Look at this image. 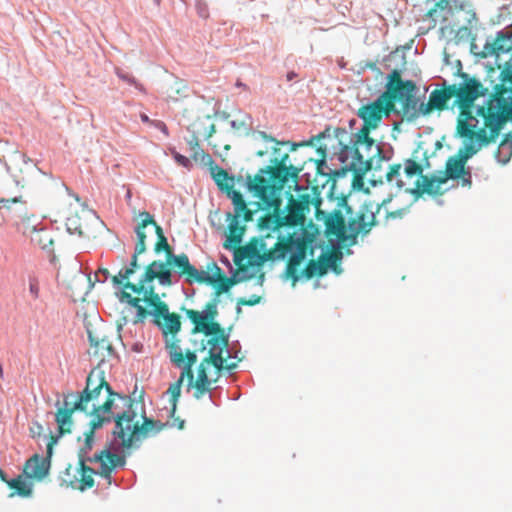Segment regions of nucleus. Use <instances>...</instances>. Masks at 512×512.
<instances>
[{"instance_id": "57", "label": "nucleus", "mask_w": 512, "mask_h": 512, "mask_svg": "<svg viewBox=\"0 0 512 512\" xmlns=\"http://www.w3.org/2000/svg\"><path fill=\"white\" fill-rule=\"evenodd\" d=\"M171 154L178 165L188 169L192 166L191 161L186 156L177 152L175 149H171Z\"/></svg>"}, {"instance_id": "20", "label": "nucleus", "mask_w": 512, "mask_h": 512, "mask_svg": "<svg viewBox=\"0 0 512 512\" xmlns=\"http://www.w3.org/2000/svg\"><path fill=\"white\" fill-rule=\"evenodd\" d=\"M57 443V439L49 440L46 449V457L34 454L27 462L24 472L29 477H35L38 480L44 479L50 470L51 457L53 455V446Z\"/></svg>"}, {"instance_id": "8", "label": "nucleus", "mask_w": 512, "mask_h": 512, "mask_svg": "<svg viewBox=\"0 0 512 512\" xmlns=\"http://www.w3.org/2000/svg\"><path fill=\"white\" fill-rule=\"evenodd\" d=\"M456 66L457 71L455 72V74L459 76V78L461 79L459 84L456 85L455 94V104L461 109L458 119L461 117L463 113H465L468 117L480 123L478 117L481 116L478 115L476 111L480 105L474 106V101L479 96L486 97L488 89L483 86V84L477 77L471 76L470 74L462 71V63L460 60L456 61ZM499 85L500 84H497L494 87V89H496V87ZM494 93L495 90H493V93L490 94L489 99L485 100V104L481 105L482 107H487V104L489 103L491 98H493Z\"/></svg>"}, {"instance_id": "26", "label": "nucleus", "mask_w": 512, "mask_h": 512, "mask_svg": "<svg viewBox=\"0 0 512 512\" xmlns=\"http://www.w3.org/2000/svg\"><path fill=\"white\" fill-rule=\"evenodd\" d=\"M57 412L55 414V421L58 426V434L51 437V440L57 439V441L66 433H71L73 427V411L70 409L60 407V401L58 400L55 404Z\"/></svg>"}, {"instance_id": "34", "label": "nucleus", "mask_w": 512, "mask_h": 512, "mask_svg": "<svg viewBox=\"0 0 512 512\" xmlns=\"http://www.w3.org/2000/svg\"><path fill=\"white\" fill-rule=\"evenodd\" d=\"M193 333H204L206 336L211 337H223L227 339V344L229 343V333H227L218 322H215V320L209 321L208 323L197 324V326L193 328Z\"/></svg>"}, {"instance_id": "18", "label": "nucleus", "mask_w": 512, "mask_h": 512, "mask_svg": "<svg viewBox=\"0 0 512 512\" xmlns=\"http://www.w3.org/2000/svg\"><path fill=\"white\" fill-rule=\"evenodd\" d=\"M484 56L505 57L504 65L512 60V24L498 31L494 38L488 41Z\"/></svg>"}, {"instance_id": "53", "label": "nucleus", "mask_w": 512, "mask_h": 512, "mask_svg": "<svg viewBox=\"0 0 512 512\" xmlns=\"http://www.w3.org/2000/svg\"><path fill=\"white\" fill-rule=\"evenodd\" d=\"M72 474V466L69 464L66 469L60 475L61 485L75 487V483L77 482V478L74 476V480L71 479Z\"/></svg>"}, {"instance_id": "27", "label": "nucleus", "mask_w": 512, "mask_h": 512, "mask_svg": "<svg viewBox=\"0 0 512 512\" xmlns=\"http://www.w3.org/2000/svg\"><path fill=\"white\" fill-rule=\"evenodd\" d=\"M60 407L70 409L71 411L80 410L91 415V407H89V398L83 392H70L64 395L63 402Z\"/></svg>"}, {"instance_id": "14", "label": "nucleus", "mask_w": 512, "mask_h": 512, "mask_svg": "<svg viewBox=\"0 0 512 512\" xmlns=\"http://www.w3.org/2000/svg\"><path fill=\"white\" fill-rule=\"evenodd\" d=\"M170 258L174 261V269L172 270L173 280L176 283L183 279V281L189 285L197 283H216L220 280V272L221 269L217 266L216 263H213V267L216 270L217 274L210 275L208 272L204 270L197 269L194 265H192L189 261V257L185 253L179 254V256L171 255Z\"/></svg>"}, {"instance_id": "11", "label": "nucleus", "mask_w": 512, "mask_h": 512, "mask_svg": "<svg viewBox=\"0 0 512 512\" xmlns=\"http://www.w3.org/2000/svg\"><path fill=\"white\" fill-rule=\"evenodd\" d=\"M156 234L158 242L155 245V252L160 253L161 251H165L166 260H154L146 266L145 272L141 275L136 285H153L155 279H158L161 286H172L176 284V281L173 280L172 270L169 268L170 266H174V261L170 256H179V254L174 253L159 225H156Z\"/></svg>"}, {"instance_id": "28", "label": "nucleus", "mask_w": 512, "mask_h": 512, "mask_svg": "<svg viewBox=\"0 0 512 512\" xmlns=\"http://www.w3.org/2000/svg\"><path fill=\"white\" fill-rule=\"evenodd\" d=\"M207 344L210 345L209 350V359L210 363L221 370L224 367V358L222 356L223 350L227 347V339L223 337H210L207 341Z\"/></svg>"}, {"instance_id": "13", "label": "nucleus", "mask_w": 512, "mask_h": 512, "mask_svg": "<svg viewBox=\"0 0 512 512\" xmlns=\"http://www.w3.org/2000/svg\"><path fill=\"white\" fill-rule=\"evenodd\" d=\"M391 115L400 116V111L391 103L387 90L374 101L363 104L357 111V116L363 120L361 128L367 127L369 132L379 126L383 117L388 118Z\"/></svg>"}, {"instance_id": "12", "label": "nucleus", "mask_w": 512, "mask_h": 512, "mask_svg": "<svg viewBox=\"0 0 512 512\" xmlns=\"http://www.w3.org/2000/svg\"><path fill=\"white\" fill-rule=\"evenodd\" d=\"M389 99L392 104L399 101L402 104V114L408 122L417 120L420 116H425V102L417 94L419 87L412 80H399L394 87L390 82L388 85Z\"/></svg>"}, {"instance_id": "23", "label": "nucleus", "mask_w": 512, "mask_h": 512, "mask_svg": "<svg viewBox=\"0 0 512 512\" xmlns=\"http://www.w3.org/2000/svg\"><path fill=\"white\" fill-rule=\"evenodd\" d=\"M454 4L452 17H455L457 22L468 24L470 26H477L478 19L476 16L475 8L470 0H450Z\"/></svg>"}, {"instance_id": "64", "label": "nucleus", "mask_w": 512, "mask_h": 512, "mask_svg": "<svg viewBox=\"0 0 512 512\" xmlns=\"http://www.w3.org/2000/svg\"><path fill=\"white\" fill-rule=\"evenodd\" d=\"M109 277H110V273L105 268H99L95 272V279H96V281H98L100 283L106 282L109 279Z\"/></svg>"}, {"instance_id": "32", "label": "nucleus", "mask_w": 512, "mask_h": 512, "mask_svg": "<svg viewBox=\"0 0 512 512\" xmlns=\"http://www.w3.org/2000/svg\"><path fill=\"white\" fill-rule=\"evenodd\" d=\"M143 420L144 423L139 425L138 423L134 424V437H135V445H139L140 436L147 437L150 433H158L162 429V424L160 421H153L146 417L145 411L143 410Z\"/></svg>"}, {"instance_id": "51", "label": "nucleus", "mask_w": 512, "mask_h": 512, "mask_svg": "<svg viewBox=\"0 0 512 512\" xmlns=\"http://www.w3.org/2000/svg\"><path fill=\"white\" fill-rule=\"evenodd\" d=\"M181 385V380H177L174 384H171L167 390V394L170 395V401L172 402L173 413L176 410V403L180 397Z\"/></svg>"}, {"instance_id": "30", "label": "nucleus", "mask_w": 512, "mask_h": 512, "mask_svg": "<svg viewBox=\"0 0 512 512\" xmlns=\"http://www.w3.org/2000/svg\"><path fill=\"white\" fill-rule=\"evenodd\" d=\"M138 256L139 255L133 253L129 263L125 267H123L118 272L117 275L112 277V283L115 289H120V291L128 290L127 288L124 287V285L128 282L126 280H128L135 273V270L139 267Z\"/></svg>"}, {"instance_id": "37", "label": "nucleus", "mask_w": 512, "mask_h": 512, "mask_svg": "<svg viewBox=\"0 0 512 512\" xmlns=\"http://www.w3.org/2000/svg\"><path fill=\"white\" fill-rule=\"evenodd\" d=\"M512 157V134H507L500 143L496 153V159L501 164H507Z\"/></svg>"}, {"instance_id": "60", "label": "nucleus", "mask_w": 512, "mask_h": 512, "mask_svg": "<svg viewBox=\"0 0 512 512\" xmlns=\"http://www.w3.org/2000/svg\"><path fill=\"white\" fill-rule=\"evenodd\" d=\"M88 338L91 346L95 347L96 349L105 350L106 348H109V341L107 339L96 340L95 338L92 337L90 332Z\"/></svg>"}, {"instance_id": "39", "label": "nucleus", "mask_w": 512, "mask_h": 512, "mask_svg": "<svg viewBox=\"0 0 512 512\" xmlns=\"http://www.w3.org/2000/svg\"><path fill=\"white\" fill-rule=\"evenodd\" d=\"M166 350L169 354V358L171 363L174 366H180L183 363L184 355L181 347L178 344V341H168L166 340Z\"/></svg>"}, {"instance_id": "36", "label": "nucleus", "mask_w": 512, "mask_h": 512, "mask_svg": "<svg viewBox=\"0 0 512 512\" xmlns=\"http://www.w3.org/2000/svg\"><path fill=\"white\" fill-rule=\"evenodd\" d=\"M140 222L136 225L134 228V231L136 233L138 241L145 242L146 241V233L144 232V228H146L149 224L154 225L156 228V221L154 220L153 216L146 211L139 213Z\"/></svg>"}, {"instance_id": "3", "label": "nucleus", "mask_w": 512, "mask_h": 512, "mask_svg": "<svg viewBox=\"0 0 512 512\" xmlns=\"http://www.w3.org/2000/svg\"><path fill=\"white\" fill-rule=\"evenodd\" d=\"M310 246L311 250L317 248L318 245L314 239L302 231L301 233H293L287 237V242L277 241L273 250L267 248V244L261 239L259 246L250 244L245 247L244 253L251 266H261L269 260H284L289 255V261L286 266L284 275L286 278L293 280V285L298 282L296 277V267H298L306 258V249ZM313 255V251H311Z\"/></svg>"}, {"instance_id": "62", "label": "nucleus", "mask_w": 512, "mask_h": 512, "mask_svg": "<svg viewBox=\"0 0 512 512\" xmlns=\"http://www.w3.org/2000/svg\"><path fill=\"white\" fill-rule=\"evenodd\" d=\"M297 204H300L306 211L310 210L311 195L307 192L299 195V199L296 200Z\"/></svg>"}, {"instance_id": "25", "label": "nucleus", "mask_w": 512, "mask_h": 512, "mask_svg": "<svg viewBox=\"0 0 512 512\" xmlns=\"http://www.w3.org/2000/svg\"><path fill=\"white\" fill-rule=\"evenodd\" d=\"M283 210V220L285 225L303 226L305 224V214L307 211L302 208L300 204H297L296 199H294L292 196L288 201L287 207Z\"/></svg>"}, {"instance_id": "9", "label": "nucleus", "mask_w": 512, "mask_h": 512, "mask_svg": "<svg viewBox=\"0 0 512 512\" xmlns=\"http://www.w3.org/2000/svg\"><path fill=\"white\" fill-rule=\"evenodd\" d=\"M393 155L394 150L391 144L385 142L376 144L374 155L375 163L374 168H372L371 171L369 182L372 186L387 184L390 187L388 199H384L381 204H377L378 211L382 205L391 201V197L393 196V188L397 193L405 186V183L401 178L402 167L400 164L388 165L386 169H383V162H389Z\"/></svg>"}, {"instance_id": "40", "label": "nucleus", "mask_w": 512, "mask_h": 512, "mask_svg": "<svg viewBox=\"0 0 512 512\" xmlns=\"http://www.w3.org/2000/svg\"><path fill=\"white\" fill-rule=\"evenodd\" d=\"M81 472V484L79 486L80 490L84 491L87 488H91L94 485L93 475H100L99 470L93 469L84 464V466L80 465Z\"/></svg>"}, {"instance_id": "42", "label": "nucleus", "mask_w": 512, "mask_h": 512, "mask_svg": "<svg viewBox=\"0 0 512 512\" xmlns=\"http://www.w3.org/2000/svg\"><path fill=\"white\" fill-rule=\"evenodd\" d=\"M501 74L503 75V77L501 79L500 85L496 87L495 93H494L492 99H494L498 96L497 93H502L503 91L508 92V89H509V92L510 91L512 92V68L507 67V69L505 71H502ZM511 97H512V95H511ZM510 120H512V116L508 121H510Z\"/></svg>"}, {"instance_id": "38", "label": "nucleus", "mask_w": 512, "mask_h": 512, "mask_svg": "<svg viewBox=\"0 0 512 512\" xmlns=\"http://www.w3.org/2000/svg\"><path fill=\"white\" fill-rule=\"evenodd\" d=\"M230 126L238 136L249 135L252 126V117L248 114L243 115L242 119L231 120Z\"/></svg>"}, {"instance_id": "1", "label": "nucleus", "mask_w": 512, "mask_h": 512, "mask_svg": "<svg viewBox=\"0 0 512 512\" xmlns=\"http://www.w3.org/2000/svg\"><path fill=\"white\" fill-rule=\"evenodd\" d=\"M491 99L487 107L479 106L477 114L482 116V125L465 113L457 121V133L466 138L459 151V158L452 157L446 163V179H459L464 173L465 163L474 156L482 146L499 136L501 129L512 116V92L503 91Z\"/></svg>"}, {"instance_id": "19", "label": "nucleus", "mask_w": 512, "mask_h": 512, "mask_svg": "<svg viewBox=\"0 0 512 512\" xmlns=\"http://www.w3.org/2000/svg\"><path fill=\"white\" fill-rule=\"evenodd\" d=\"M131 449L117 448L114 444H107L104 448L107 463H102V470H99L100 476L104 478L108 485L112 484V471L115 468H122L126 465V458L130 455Z\"/></svg>"}, {"instance_id": "21", "label": "nucleus", "mask_w": 512, "mask_h": 512, "mask_svg": "<svg viewBox=\"0 0 512 512\" xmlns=\"http://www.w3.org/2000/svg\"><path fill=\"white\" fill-rule=\"evenodd\" d=\"M405 56L404 53L396 49L391 52L389 55L385 56L382 60V66L384 69L389 71L386 79V90H388V85L390 82L395 87L400 78L402 70L405 68Z\"/></svg>"}, {"instance_id": "15", "label": "nucleus", "mask_w": 512, "mask_h": 512, "mask_svg": "<svg viewBox=\"0 0 512 512\" xmlns=\"http://www.w3.org/2000/svg\"><path fill=\"white\" fill-rule=\"evenodd\" d=\"M136 410L117 411L111 416V422H115L112 432V439L108 444H114L117 448L137 449L140 445H135L133 420L136 418Z\"/></svg>"}, {"instance_id": "33", "label": "nucleus", "mask_w": 512, "mask_h": 512, "mask_svg": "<svg viewBox=\"0 0 512 512\" xmlns=\"http://www.w3.org/2000/svg\"><path fill=\"white\" fill-rule=\"evenodd\" d=\"M435 3L434 8L428 12V16L434 21H446L449 16L452 17L454 4L450 0H432Z\"/></svg>"}, {"instance_id": "44", "label": "nucleus", "mask_w": 512, "mask_h": 512, "mask_svg": "<svg viewBox=\"0 0 512 512\" xmlns=\"http://www.w3.org/2000/svg\"><path fill=\"white\" fill-rule=\"evenodd\" d=\"M447 181L446 178H427V177H424L423 178V184H422V187H423V191L427 192V193H430V194H433V193H438L440 190H441V186L443 184H445Z\"/></svg>"}, {"instance_id": "5", "label": "nucleus", "mask_w": 512, "mask_h": 512, "mask_svg": "<svg viewBox=\"0 0 512 512\" xmlns=\"http://www.w3.org/2000/svg\"><path fill=\"white\" fill-rule=\"evenodd\" d=\"M251 197L260 200L257 205L262 210H268L258 221V230L261 239L265 240L277 235L278 241L287 242V238L280 233V228L286 226L283 220L284 210H282V192L284 189L276 186L251 185V181L244 185Z\"/></svg>"}, {"instance_id": "59", "label": "nucleus", "mask_w": 512, "mask_h": 512, "mask_svg": "<svg viewBox=\"0 0 512 512\" xmlns=\"http://www.w3.org/2000/svg\"><path fill=\"white\" fill-rule=\"evenodd\" d=\"M217 283H218V288H217V291L215 292V296L213 299H218L221 293H227L231 288V286L227 282V280L222 278L221 276H220V280Z\"/></svg>"}, {"instance_id": "31", "label": "nucleus", "mask_w": 512, "mask_h": 512, "mask_svg": "<svg viewBox=\"0 0 512 512\" xmlns=\"http://www.w3.org/2000/svg\"><path fill=\"white\" fill-rule=\"evenodd\" d=\"M119 301L121 303H127L131 307L136 309L135 319L133 320V324L144 323L147 315H149V311H146L144 307L140 304L141 299L133 297L130 293L126 292V290H122L117 294Z\"/></svg>"}, {"instance_id": "48", "label": "nucleus", "mask_w": 512, "mask_h": 512, "mask_svg": "<svg viewBox=\"0 0 512 512\" xmlns=\"http://www.w3.org/2000/svg\"><path fill=\"white\" fill-rule=\"evenodd\" d=\"M193 387H195L196 391L194 393V397L196 399H201L206 393H209V399L211 400V402L215 405V406H219L220 403L216 400L215 398V394H214V389L211 388V385H202L200 386V384H194Z\"/></svg>"}, {"instance_id": "29", "label": "nucleus", "mask_w": 512, "mask_h": 512, "mask_svg": "<svg viewBox=\"0 0 512 512\" xmlns=\"http://www.w3.org/2000/svg\"><path fill=\"white\" fill-rule=\"evenodd\" d=\"M94 388H105V394L112 395V387L105 380L104 372L96 368L92 369L87 376L85 389L82 391L89 398L88 392Z\"/></svg>"}, {"instance_id": "63", "label": "nucleus", "mask_w": 512, "mask_h": 512, "mask_svg": "<svg viewBox=\"0 0 512 512\" xmlns=\"http://www.w3.org/2000/svg\"><path fill=\"white\" fill-rule=\"evenodd\" d=\"M105 392V388H94V389H91L88 394H89V404L91 403V405L93 403H97V404H100L99 403V397L100 395L102 394V392Z\"/></svg>"}, {"instance_id": "43", "label": "nucleus", "mask_w": 512, "mask_h": 512, "mask_svg": "<svg viewBox=\"0 0 512 512\" xmlns=\"http://www.w3.org/2000/svg\"><path fill=\"white\" fill-rule=\"evenodd\" d=\"M491 38H494V35H490L486 38V41H485V44L482 48H479L477 44H474L472 43L471 45V52L480 57V58H483V59H493L494 60V64H496L499 68L501 66H503V60L502 59L503 57H497V56H484V51H485V48L488 44V41L491 39Z\"/></svg>"}, {"instance_id": "46", "label": "nucleus", "mask_w": 512, "mask_h": 512, "mask_svg": "<svg viewBox=\"0 0 512 512\" xmlns=\"http://www.w3.org/2000/svg\"><path fill=\"white\" fill-rule=\"evenodd\" d=\"M116 75L120 80L128 83L129 85L134 86L141 93L146 94V89L144 88V86L141 83H139L137 81V79L134 76H132L130 73L117 68Z\"/></svg>"}, {"instance_id": "41", "label": "nucleus", "mask_w": 512, "mask_h": 512, "mask_svg": "<svg viewBox=\"0 0 512 512\" xmlns=\"http://www.w3.org/2000/svg\"><path fill=\"white\" fill-rule=\"evenodd\" d=\"M8 485L11 488L16 489L19 496L28 497L32 494V483L22 479L21 476L11 479L10 482H8Z\"/></svg>"}, {"instance_id": "54", "label": "nucleus", "mask_w": 512, "mask_h": 512, "mask_svg": "<svg viewBox=\"0 0 512 512\" xmlns=\"http://www.w3.org/2000/svg\"><path fill=\"white\" fill-rule=\"evenodd\" d=\"M79 219L78 218H68L66 221V228L67 231L72 235H79L83 236V231L79 225Z\"/></svg>"}, {"instance_id": "22", "label": "nucleus", "mask_w": 512, "mask_h": 512, "mask_svg": "<svg viewBox=\"0 0 512 512\" xmlns=\"http://www.w3.org/2000/svg\"><path fill=\"white\" fill-rule=\"evenodd\" d=\"M456 94V84L447 85L444 81L442 89H435L429 95L428 103H425L426 115L433 109L443 110L447 108V102Z\"/></svg>"}, {"instance_id": "16", "label": "nucleus", "mask_w": 512, "mask_h": 512, "mask_svg": "<svg viewBox=\"0 0 512 512\" xmlns=\"http://www.w3.org/2000/svg\"><path fill=\"white\" fill-rule=\"evenodd\" d=\"M107 400L103 404L93 403L91 406V416L93 419L108 418L105 424L111 423V416L117 411L136 410L134 404L138 405L131 396L123 395L112 390V395H107Z\"/></svg>"}, {"instance_id": "17", "label": "nucleus", "mask_w": 512, "mask_h": 512, "mask_svg": "<svg viewBox=\"0 0 512 512\" xmlns=\"http://www.w3.org/2000/svg\"><path fill=\"white\" fill-rule=\"evenodd\" d=\"M321 255L319 256V261L311 260L307 267L302 271L298 272V267H296V277H298V281L305 279L309 280L315 275L322 276L327 273L328 270H331L335 274L339 275L342 273V268L337 265V260H341L342 254L339 253V257L334 253H328V250H325L322 246Z\"/></svg>"}, {"instance_id": "61", "label": "nucleus", "mask_w": 512, "mask_h": 512, "mask_svg": "<svg viewBox=\"0 0 512 512\" xmlns=\"http://www.w3.org/2000/svg\"><path fill=\"white\" fill-rule=\"evenodd\" d=\"M218 302L219 299H212L211 302H209L206 305V311L209 312V315L211 316V321H214L218 315Z\"/></svg>"}, {"instance_id": "45", "label": "nucleus", "mask_w": 512, "mask_h": 512, "mask_svg": "<svg viewBox=\"0 0 512 512\" xmlns=\"http://www.w3.org/2000/svg\"><path fill=\"white\" fill-rule=\"evenodd\" d=\"M210 365L209 359H204L197 368V379L194 381V384H200L202 385H212V380L209 379L207 375V368Z\"/></svg>"}, {"instance_id": "47", "label": "nucleus", "mask_w": 512, "mask_h": 512, "mask_svg": "<svg viewBox=\"0 0 512 512\" xmlns=\"http://www.w3.org/2000/svg\"><path fill=\"white\" fill-rule=\"evenodd\" d=\"M186 316L194 323L195 326L199 323H208L211 321V316L209 315V312L206 311V309L202 311H195L192 309L186 310Z\"/></svg>"}, {"instance_id": "52", "label": "nucleus", "mask_w": 512, "mask_h": 512, "mask_svg": "<svg viewBox=\"0 0 512 512\" xmlns=\"http://www.w3.org/2000/svg\"><path fill=\"white\" fill-rule=\"evenodd\" d=\"M404 172L406 177H413L422 172V168L414 160L408 159L405 162Z\"/></svg>"}, {"instance_id": "4", "label": "nucleus", "mask_w": 512, "mask_h": 512, "mask_svg": "<svg viewBox=\"0 0 512 512\" xmlns=\"http://www.w3.org/2000/svg\"><path fill=\"white\" fill-rule=\"evenodd\" d=\"M209 171L218 189L232 202L233 213H226V221L228 222L227 242L237 247L242 243V237L245 232V227L241 226L239 221L241 219L246 222L253 220V212L248 208L243 195L234 189L236 183L239 186H245L238 183L240 175L235 177L218 165H211Z\"/></svg>"}, {"instance_id": "24", "label": "nucleus", "mask_w": 512, "mask_h": 512, "mask_svg": "<svg viewBox=\"0 0 512 512\" xmlns=\"http://www.w3.org/2000/svg\"><path fill=\"white\" fill-rule=\"evenodd\" d=\"M105 421H109L108 418L101 419H91L90 421V429L87 433H85V441L82 447L79 449L78 457H79V465L84 466L85 458L89 455L90 451L93 449L95 442V431L105 425Z\"/></svg>"}, {"instance_id": "58", "label": "nucleus", "mask_w": 512, "mask_h": 512, "mask_svg": "<svg viewBox=\"0 0 512 512\" xmlns=\"http://www.w3.org/2000/svg\"><path fill=\"white\" fill-rule=\"evenodd\" d=\"M195 8L199 17L207 19L209 17V8L204 0H196Z\"/></svg>"}, {"instance_id": "7", "label": "nucleus", "mask_w": 512, "mask_h": 512, "mask_svg": "<svg viewBox=\"0 0 512 512\" xmlns=\"http://www.w3.org/2000/svg\"><path fill=\"white\" fill-rule=\"evenodd\" d=\"M376 225L375 212L372 206L363 205L355 217H350L348 224L340 210H334L326 221V233L333 234L337 238L331 240L332 248L340 247V240L353 245L359 234H367Z\"/></svg>"}, {"instance_id": "35", "label": "nucleus", "mask_w": 512, "mask_h": 512, "mask_svg": "<svg viewBox=\"0 0 512 512\" xmlns=\"http://www.w3.org/2000/svg\"><path fill=\"white\" fill-rule=\"evenodd\" d=\"M32 241L37 243L40 248L50 255V263L55 264L56 256L53 253V239L48 230H40L32 237Z\"/></svg>"}, {"instance_id": "56", "label": "nucleus", "mask_w": 512, "mask_h": 512, "mask_svg": "<svg viewBox=\"0 0 512 512\" xmlns=\"http://www.w3.org/2000/svg\"><path fill=\"white\" fill-rule=\"evenodd\" d=\"M460 24H461V26L458 28L457 37L459 39L468 40L469 38L472 37V31L477 26H470V25L464 24V23H460Z\"/></svg>"}, {"instance_id": "10", "label": "nucleus", "mask_w": 512, "mask_h": 512, "mask_svg": "<svg viewBox=\"0 0 512 512\" xmlns=\"http://www.w3.org/2000/svg\"><path fill=\"white\" fill-rule=\"evenodd\" d=\"M125 288L131 292L143 295V301L153 307L149 310V315L153 317L155 324L167 337L168 332L176 334L181 328L180 318L176 314H171L168 305L161 301L160 296L155 292L154 285H135V283L127 282Z\"/></svg>"}, {"instance_id": "6", "label": "nucleus", "mask_w": 512, "mask_h": 512, "mask_svg": "<svg viewBox=\"0 0 512 512\" xmlns=\"http://www.w3.org/2000/svg\"><path fill=\"white\" fill-rule=\"evenodd\" d=\"M289 154L279 147H275L272 152L271 163L274 166L261 168L255 175H240L238 183L247 185L251 181V185L276 186V188L284 189L286 193H290L291 189L300 191L302 188L298 182L299 169L289 164Z\"/></svg>"}, {"instance_id": "49", "label": "nucleus", "mask_w": 512, "mask_h": 512, "mask_svg": "<svg viewBox=\"0 0 512 512\" xmlns=\"http://www.w3.org/2000/svg\"><path fill=\"white\" fill-rule=\"evenodd\" d=\"M255 138H259L265 142H275L277 145H286L290 147V151H294L298 144L292 143L290 141H277L274 137L268 135L265 131H255L254 132Z\"/></svg>"}, {"instance_id": "2", "label": "nucleus", "mask_w": 512, "mask_h": 512, "mask_svg": "<svg viewBox=\"0 0 512 512\" xmlns=\"http://www.w3.org/2000/svg\"><path fill=\"white\" fill-rule=\"evenodd\" d=\"M366 128H360L355 132H348L344 128L335 129V137L338 140L339 152L336 153L341 168L334 171L338 177L351 171L356 178L370 173L375 163V141L369 136Z\"/></svg>"}, {"instance_id": "50", "label": "nucleus", "mask_w": 512, "mask_h": 512, "mask_svg": "<svg viewBox=\"0 0 512 512\" xmlns=\"http://www.w3.org/2000/svg\"><path fill=\"white\" fill-rule=\"evenodd\" d=\"M175 367L180 369V371H181L180 377L178 380H181V384H182L184 379L187 378V380H188L187 387H188V390H190L194 385V374L192 371V367H188V369H187V365H184V362L181 363L180 366H175Z\"/></svg>"}, {"instance_id": "55", "label": "nucleus", "mask_w": 512, "mask_h": 512, "mask_svg": "<svg viewBox=\"0 0 512 512\" xmlns=\"http://www.w3.org/2000/svg\"><path fill=\"white\" fill-rule=\"evenodd\" d=\"M85 458V464L87 462L90 463H99L100 468L98 470H102V463H107L106 454L104 453V449L100 452H96L93 456L87 455Z\"/></svg>"}]
</instances>
